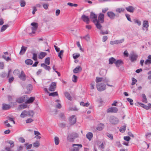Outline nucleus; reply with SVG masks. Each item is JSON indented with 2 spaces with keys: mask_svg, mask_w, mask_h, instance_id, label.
Here are the masks:
<instances>
[{
  "mask_svg": "<svg viewBox=\"0 0 151 151\" xmlns=\"http://www.w3.org/2000/svg\"><path fill=\"white\" fill-rule=\"evenodd\" d=\"M78 137V134L76 132H72L67 137V139L69 142H74V139Z\"/></svg>",
  "mask_w": 151,
  "mask_h": 151,
  "instance_id": "obj_1",
  "label": "nucleus"
},
{
  "mask_svg": "<svg viewBox=\"0 0 151 151\" xmlns=\"http://www.w3.org/2000/svg\"><path fill=\"white\" fill-rule=\"evenodd\" d=\"M96 86L97 89L99 91H103L106 89V84L103 83H97Z\"/></svg>",
  "mask_w": 151,
  "mask_h": 151,
  "instance_id": "obj_2",
  "label": "nucleus"
},
{
  "mask_svg": "<svg viewBox=\"0 0 151 151\" xmlns=\"http://www.w3.org/2000/svg\"><path fill=\"white\" fill-rule=\"evenodd\" d=\"M109 121L112 124H116L119 123V120L116 117L113 116L110 117Z\"/></svg>",
  "mask_w": 151,
  "mask_h": 151,
  "instance_id": "obj_3",
  "label": "nucleus"
},
{
  "mask_svg": "<svg viewBox=\"0 0 151 151\" xmlns=\"http://www.w3.org/2000/svg\"><path fill=\"white\" fill-rule=\"evenodd\" d=\"M108 16L112 20L114 19L115 17H118L119 15L118 14H116L114 13L112 11H109L107 13Z\"/></svg>",
  "mask_w": 151,
  "mask_h": 151,
  "instance_id": "obj_4",
  "label": "nucleus"
},
{
  "mask_svg": "<svg viewBox=\"0 0 151 151\" xmlns=\"http://www.w3.org/2000/svg\"><path fill=\"white\" fill-rule=\"evenodd\" d=\"M31 25L32 26L31 27V29L32 30V33H30V34H32V33L34 34L35 33V31L37 30L38 24L36 22H33L31 23Z\"/></svg>",
  "mask_w": 151,
  "mask_h": 151,
  "instance_id": "obj_5",
  "label": "nucleus"
},
{
  "mask_svg": "<svg viewBox=\"0 0 151 151\" xmlns=\"http://www.w3.org/2000/svg\"><path fill=\"white\" fill-rule=\"evenodd\" d=\"M72 147H73L70 150V151H78L79 147L81 148L82 145L81 144H73L72 145Z\"/></svg>",
  "mask_w": 151,
  "mask_h": 151,
  "instance_id": "obj_6",
  "label": "nucleus"
},
{
  "mask_svg": "<svg viewBox=\"0 0 151 151\" xmlns=\"http://www.w3.org/2000/svg\"><path fill=\"white\" fill-rule=\"evenodd\" d=\"M74 115H73L71 116L69 119V124L70 125H73L76 123V118Z\"/></svg>",
  "mask_w": 151,
  "mask_h": 151,
  "instance_id": "obj_7",
  "label": "nucleus"
},
{
  "mask_svg": "<svg viewBox=\"0 0 151 151\" xmlns=\"http://www.w3.org/2000/svg\"><path fill=\"white\" fill-rule=\"evenodd\" d=\"M91 19H93L92 22L93 23H95L97 20V15L93 12H90V17Z\"/></svg>",
  "mask_w": 151,
  "mask_h": 151,
  "instance_id": "obj_8",
  "label": "nucleus"
},
{
  "mask_svg": "<svg viewBox=\"0 0 151 151\" xmlns=\"http://www.w3.org/2000/svg\"><path fill=\"white\" fill-rule=\"evenodd\" d=\"M81 19L86 24H89L90 22V18L88 16H86L85 14H83L81 17Z\"/></svg>",
  "mask_w": 151,
  "mask_h": 151,
  "instance_id": "obj_9",
  "label": "nucleus"
},
{
  "mask_svg": "<svg viewBox=\"0 0 151 151\" xmlns=\"http://www.w3.org/2000/svg\"><path fill=\"white\" fill-rule=\"evenodd\" d=\"M118 110V109L115 107L112 106L111 107L108 108L106 111L107 113H116Z\"/></svg>",
  "mask_w": 151,
  "mask_h": 151,
  "instance_id": "obj_10",
  "label": "nucleus"
},
{
  "mask_svg": "<svg viewBox=\"0 0 151 151\" xmlns=\"http://www.w3.org/2000/svg\"><path fill=\"white\" fill-rule=\"evenodd\" d=\"M104 14L103 13H100L99 14L97 21L100 22L101 23H103L104 22Z\"/></svg>",
  "mask_w": 151,
  "mask_h": 151,
  "instance_id": "obj_11",
  "label": "nucleus"
},
{
  "mask_svg": "<svg viewBox=\"0 0 151 151\" xmlns=\"http://www.w3.org/2000/svg\"><path fill=\"white\" fill-rule=\"evenodd\" d=\"M27 99H25V104H31L35 100V98L34 97H31L29 98L27 96L26 98Z\"/></svg>",
  "mask_w": 151,
  "mask_h": 151,
  "instance_id": "obj_12",
  "label": "nucleus"
},
{
  "mask_svg": "<svg viewBox=\"0 0 151 151\" xmlns=\"http://www.w3.org/2000/svg\"><path fill=\"white\" fill-rule=\"evenodd\" d=\"M56 83L52 82L50 85V87L49 88V90L51 91H54L55 89L56 88Z\"/></svg>",
  "mask_w": 151,
  "mask_h": 151,
  "instance_id": "obj_13",
  "label": "nucleus"
},
{
  "mask_svg": "<svg viewBox=\"0 0 151 151\" xmlns=\"http://www.w3.org/2000/svg\"><path fill=\"white\" fill-rule=\"evenodd\" d=\"M124 41V39H122L120 40H117L114 41H111L110 42V44L111 45H113L114 44H117L123 42Z\"/></svg>",
  "mask_w": 151,
  "mask_h": 151,
  "instance_id": "obj_14",
  "label": "nucleus"
},
{
  "mask_svg": "<svg viewBox=\"0 0 151 151\" xmlns=\"http://www.w3.org/2000/svg\"><path fill=\"white\" fill-rule=\"evenodd\" d=\"M124 64L123 61L120 59L117 60L115 63L116 66L117 67H119Z\"/></svg>",
  "mask_w": 151,
  "mask_h": 151,
  "instance_id": "obj_15",
  "label": "nucleus"
},
{
  "mask_svg": "<svg viewBox=\"0 0 151 151\" xmlns=\"http://www.w3.org/2000/svg\"><path fill=\"white\" fill-rule=\"evenodd\" d=\"M27 98V96H25L24 97H22L20 98H19L16 99V101L19 103H22L24 102H25V98Z\"/></svg>",
  "mask_w": 151,
  "mask_h": 151,
  "instance_id": "obj_16",
  "label": "nucleus"
},
{
  "mask_svg": "<svg viewBox=\"0 0 151 151\" xmlns=\"http://www.w3.org/2000/svg\"><path fill=\"white\" fill-rule=\"evenodd\" d=\"M26 75L24 73V72L22 71L21 74L19 75V78L21 80L23 81H25L26 79Z\"/></svg>",
  "mask_w": 151,
  "mask_h": 151,
  "instance_id": "obj_17",
  "label": "nucleus"
},
{
  "mask_svg": "<svg viewBox=\"0 0 151 151\" xmlns=\"http://www.w3.org/2000/svg\"><path fill=\"white\" fill-rule=\"evenodd\" d=\"M148 27L149 24L148 21L146 20L144 21L142 29L143 30H145V29L144 28H146V31H147L148 30Z\"/></svg>",
  "mask_w": 151,
  "mask_h": 151,
  "instance_id": "obj_18",
  "label": "nucleus"
},
{
  "mask_svg": "<svg viewBox=\"0 0 151 151\" xmlns=\"http://www.w3.org/2000/svg\"><path fill=\"white\" fill-rule=\"evenodd\" d=\"M11 106L9 104L3 103L2 104V109L3 110H7L10 109Z\"/></svg>",
  "mask_w": 151,
  "mask_h": 151,
  "instance_id": "obj_19",
  "label": "nucleus"
},
{
  "mask_svg": "<svg viewBox=\"0 0 151 151\" xmlns=\"http://www.w3.org/2000/svg\"><path fill=\"white\" fill-rule=\"evenodd\" d=\"M137 57L138 56L137 55L132 54L129 56V58L131 61L133 62L137 60Z\"/></svg>",
  "mask_w": 151,
  "mask_h": 151,
  "instance_id": "obj_20",
  "label": "nucleus"
},
{
  "mask_svg": "<svg viewBox=\"0 0 151 151\" xmlns=\"http://www.w3.org/2000/svg\"><path fill=\"white\" fill-rule=\"evenodd\" d=\"M125 9L128 12L132 13H133L135 10V8L132 6L126 7Z\"/></svg>",
  "mask_w": 151,
  "mask_h": 151,
  "instance_id": "obj_21",
  "label": "nucleus"
},
{
  "mask_svg": "<svg viewBox=\"0 0 151 151\" xmlns=\"http://www.w3.org/2000/svg\"><path fill=\"white\" fill-rule=\"evenodd\" d=\"M32 88L33 87L32 84H28L27 87V89L28 91L26 92V93L27 94L30 93L32 89Z\"/></svg>",
  "mask_w": 151,
  "mask_h": 151,
  "instance_id": "obj_22",
  "label": "nucleus"
},
{
  "mask_svg": "<svg viewBox=\"0 0 151 151\" xmlns=\"http://www.w3.org/2000/svg\"><path fill=\"white\" fill-rule=\"evenodd\" d=\"M82 68L80 66H78L76 67L73 70L74 73H77L81 71Z\"/></svg>",
  "mask_w": 151,
  "mask_h": 151,
  "instance_id": "obj_23",
  "label": "nucleus"
},
{
  "mask_svg": "<svg viewBox=\"0 0 151 151\" xmlns=\"http://www.w3.org/2000/svg\"><path fill=\"white\" fill-rule=\"evenodd\" d=\"M95 23V25L97 28L101 30L102 27V26L101 24V23L100 22L98 21L97 20L96 21Z\"/></svg>",
  "mask_w": 151,
  "mask_h": 151,
  "instance_id": "obj_24",
  "label": "nucleus"
},
{
  "mask_svg": "<svg viewBox=\"0 0 151 151\" xmlns=\"http://www.w3.org/2000/svg\"><path fill=\"white\" fill-rule=\"evenodd\" d=\"M27 48V47L22 46L19 53V54L20 55L24 54L25 53Z\"/></svg>",
  "mask_w": 151,
  "mask_h": 151,
  "instance_id": "obj_25",
  "label": "nucleus"
},
{
  "mask_svg": "<svg viewBox=\"0 0 151 151\" xmlns=\"http://www.w3.org/2000/svg\"><path fill=\"white\" fill-rule=\"evenodd\" d=\"M107 73V70L104 69H102L100 71L99 74L100 75L102 76H105Z\"/></svg>",
  "mask_w": 151,
  "mask_h": 151,
  "instance_id": "obj_26",
  "label": "nucleus"
},
{
  "mask_svg": "<svg viewBox=\"0 0 151 151\" xmlns=\"http://www.w3.org/2000/svg\"><path fill=\"white\" fill-rule=\"evenodd\" d=\"M93 134L91 132H88L86 134V138L88 139L89 141L91 140L92 138L93 137Z\"/></svg>",
  "mask_w": 151,
  "mask_h": 151,
  "instance_id": "obj_27",
  "label": "nucleus"
},
{
  "mask_svg": "<svg viewBox=\"0 0 151 151\" xmlns=\"http://www.w3.org/2000/svg\"><path fill=\"white\" fill-rule=\"evenodd\" d=\"M103 81L104 83H106V85L109 86L110 87H113V85H110L108 83V82L110 81L109 80V79L106 78H103Z\"/></svg>",
  "mask_w": 151,
  "mask_h": 151,
  "instance_id": "obj_28",
  "label": "nucleus"
},
{
  "mask_svg": "<svg viewBox=\"0 0 151 151\" xmlns=\"http://www.w3.org/2000/svg\"><path fill=\"white\" fill-rule=\"evenodd\" d=\"M47 54L46 52H41L38 56V58L40 59H42Z\"/></svg>",
  "mask_w": 151,
  "mask_h": 151,
  "instance_id": "obj_29",
  "label": "nucleus"
},
{
  "mask_svg": "<svg viewBox=\"0 0 151 151\" xmlns=\"http://www.w3.org/2000/svg\"><path fill=\"white\" fill-rule=\"evenodd\" d=\"M147 58L148 59H147L145 62V64L146 65L151 63V55H149Z\"/></svg>",
  "mask_w": 151,
  "mask_h": 151,
  "instance_id": "obj_30",
  "label": "nucleus"
},
{
  "mask_svg": "<svg viewBox=\"0 0 151 151\" xmlns=\"http://www.w3.org/2000/svg\"><path fill=\"white\" fill-rule=\"evenodd\" d=\"M109 64L112 65L113 63H115L116 61V60L114 58L111 57V58L109 59Z\"/></svg>",
  "mask_w": 151,
  "mask_h": 151,
  "instance_id": "obj_31",
  "label": "nucleus"
},
{
  "mask_svg": "<svg viewBox=\"0 0 151 151\" xmlns=\"http://www.w3.org/2000/svg\"><path fill=\"white\" fill-rule=\"evenodd\" d=\"M33 61L30 59H28L26 60L25 61V63L28 65H31L33 63Z\"/></svg>",
  "mask_w": 151,
  "mask_h": 151,
  "instance_id": "obj_32",
  "label": "nucleus"
},
{
  "mask_svg": "<svg viewBox=\"0 0 151 151\" xmlns=\"http://www.w3.org/2000/svg\"><path fill=\"white\" fill-rule=\"evenodd\" d=\"M27 116V111L26 110L23 111L20 115V116L22 118H24Z\"/></svg>",
  "mask_w": 151,
  "mask_h": 151,
  "instance_id": "obj_33",
  "label": "nucleus"
},
{
  "mask_svg": "<svg viewBox=\"0 0 151 151\" xmlns=\"http://www.w3.org/2000/svg\"><path fill=\"white\" fill-rule=\"evenodd\" d=\"M65 96L68 100H71V97L70 94L67 92H65L64 93Z\"/></svg>",
  "mask_w": 151,
  "mask_h": 151,
  "instance_id": "obj_34",
  "label": "nucleus"
},
{
  "mask_svg": "<svg viewBox=\"0 0 151 151\" xmlns=\"http://www.w3.org/2000/svg\"><path fill=\"white\" fill-rule=\"evenodd\" d=\"M9 27V25L8 24H5L4 25L1 27V29L0 32H2L5 30L6 28Z\"/></svg>",
  "mask_w": 151,
  "mask_h": 151,
  "instance_id": "obj_35",
  "label": "nucleus"
},
{
  "mask_svg": "<svg viewBox=\"0 0 151 151\" xmlns=\"http://www.w3.org/2000/svg\"><path fill=\"white\" fill-rule=\"evenodd\" d=\"M138 104L140 105V106L143 107L146 110H148L149 109V107L147 106L142 103L138 102Z\"/></svg>",
  "mask_w": 151,
  "mask_h": 151,
  "instance_id": "obj_36",
  "label": "nucleus"
},
{
  "mask_svg": "<svg viewBox=\"0 0 151 151\" xmlns=\"http://www.w3.org/2000/svg\"><path fill=\"white\" fill-rule=\"evenodd\" d=\"M40 145V142L39 141L37 140L35 142L33 143V145L34 147H38Z\"/></svg>",
  "mask_w": 151,
  "mask_h": 151,
  "instance_id": "obj_37",
  "label": "nucleus"
},
{
  "mask_svg": "<svg viewBox=\"0 0 151 151\" xmlns=\"http://www.w3.org/2000/svg\"><path fill=\"white\" fill-rule=\"evenodd\" d=\"M58 95V93L57 92H53L49 93V96H55Z\"/></svg>",
  "mask_w": 151,
  "mask_h": 151,
  "instance_id": "obj_38",
  "label": "nucleus"
},
{
  "mask_svg": "<svg viewBox=\"0 0 151 151\" xmlns=\"http://www.w3.org/2000/svg\"><path fill=\"white\" fill-rule=\"evenodd\" d=\"M125 10V9L123 8H119L116 9V12L120 13L121 12H123Z\"/></svg>",
  "mask_w": 151,
  "mask_h": 151,
  "instance_id": "obj_39",
  "label": "nucleus"
},
{
  "mask_svg": "<svg viewBox=\"0 0 151 151\" xmlns=\"http://www.w3.org/2000/svg\"><path fill=\"white\" fill-rule=\"evenodd\" d=\"M126 129V126L125 125H124L119 129V131L122 133H124Z\"/></svg>",
  "mask_w": 151,
  "mask_h": 151,
  "instance_id": "obj_40",
  "label": "nucleus"
},
{
  "mask_svg": "<svg viewBox=\"0 0 151 151\" xmlns=\"http://www.w3.org/2000/svg\"><path fill=\"white\" fill-rule=\"evenodd\" d=\"M142 97L143 98V99L142 100V102H145V103H146L147 102V99L146 98V96L145 94L144 93H143L142 95Z\"/></svg>",
  "mask_w": 151,
  "mask_h": 151,
  "instance_id": "obj_41",
  "label": "nucleus"
},
{
  "mask_svg": "<svg viewBox=\"0 0 151 151\" xmlns=\"http://www.w3.org/2000/svg\"><path fill=\"white\" fill-rule=\"evenodd\" d=\"M80 55L79 53H75L73 54V58L75 60H76L78 58L80 57Z\"/></svg>",
  "mask_w": 151,
  "mask_h": 151,
  "instance_id": "obj_42",
  "label": "nucleus"
},
{
  "mask_svg": "<svg viewBox=\"0 0 151 151\" xmlns=\"http://www.w3.org/2000/svg\"><path fill=\"white\" fill-rule=\"evenodd\" d=\"M54 139L55 144L56 145H58L60 142V140L59 138L57 137H55Z\"/></svg>",
  "mask_w": 151,
  "mask_h": 151,
  "instance_id": "obj_43",
  "label": "nucleus"
},
{
  "mask_svg": "<svg viewBox=\"0 0 151 151\" xmlns=\"http://www.w3.org/2000/svg\"><path fill=\"white\" fill-rule=\"evenodd\" d=\"M103 78L102 77H97L96 78V83H98L99 82L103 81Z\"/></svg>",
  "mask_w": 151,
  "mask_h": 151,
  "instance_id": "obj_44",
  "label": "nucleus"
},
{
  "mask_svg": "<svg viewBox=\"0 0 151 151\" xmlns=\"http://www.w3.org/2000/svg\"><path fill=\"white\" fill-rule=\"evenodd\" d=\"M63 52L64 50H61L58 53V56L60 58V59H62V56L63 55Z\"/></svg>",
  "mask_w": 151,
  "mask_h": 151,
  "instance_id": "obj_45",
  "label": "nucleus"
},
{
  "mask_svg": "<svg viewBox=\"0 0 151 151\" xmlns=\"http://www.w3.org/2000/svg\"><path fill=\"white\" fill-rule=\"evenodd\" d=\"M7 142L8 143H9L10 145V147L12 148L14 147V142L12 140L8 141L7 142Z\"/></svg>",
  "mask_w": 151,
  "mask_h": 151,
  "instance_id": "obj_46",
  "label": "nucleus"
},
{
  "mask_svg": "<svg viewBox=\"0 0 151 151\" xmlns=\"http://www.w3.org/2000/svg\"><path fill=\"white\" fill-rule=\"evenodd\" d=\"M45 63L49 65L50 64V58L49 57H47L46 58L45 61Z\"/></svg>",
  "mask_w": 151,
  "mask_h": 151,
  "instance_id": "obj_47",
  "label": "nucleus"
},
{
  "mask_svg": "<svg viewBox=\"0 0 151 151\" xmlns=\"http://www.w3.org/2000/svg\"><path fill=\"white\" fill-rule=\"evenodd\" d=\"M34 113L33 111H27V115H29L30 116L33 117Z\"/></svg>",
  "mask_w": 151,
  "mask_h": 151,
  "instance_id": "obj_48",
  "label": "nucleus"
},
{
  "mask_svg": "<svg viewBox=\"0 0 151 151\" xmlns=\"http://www.w3.org/2000/svg\"><path fill=\"white\" fill-rule=\"evenodd\" d=\"M78 77L75 75H73L72 79V81L74 83H76L77 82Z\"/></svg>",
  "mask_w": 151,
  "mask_h": 151,
  "instance_id": "obj_49",
  "label": "nucleus"
},
{
  "mask_svg": "<svg viewBox=\"0 0 151 151\" xmlns=\"http://www.w3.org/2000/svg\"><path fill=\"white\" fill-rule=\"evenodd\" d=\"M20 6L21 7H24L26 5L25 1L24 0H21L20 1Z\"/></svg>",
  "mask_w": 151,
  "mask_h": 151,
  "instance_id": "obj_50",
  "label": "nucleus"
},
{
  "mask_svg": "<svg viewBox=\"0 0 151 151\" xmlns=\"http://www.w3.org/2000/svg\"><path fill=\"white\" fill-rule=\"evenodd\" d=\"M83 38L87 41H88L90 40V37L88 34H87L85 36L83 37Z\"/></svg>",
  "mask_w": 151,
  "mask_h": 151,
  "instance_id": "obj_51",
  "label": "nucleus"
},
{
  "mask_svg": "<svg viewBox=\"0 0 151 151\" xmlns=\"http://www.w3.org/2000/svg\"><path fill=\"white\" fill-rule=\"evenodd\" d=\"M2 58L4 60H6V61L11 60L9 57L8 56L6 58V57L4 55H2Z\"/></svg>",
  "mask_w": 151,
  "mask_h": 151,
  "instance_id": "obj_52",
  "label": "nucleus"
},
{
  "mask_svg": "<svg viewBox=\"0 0 151 151\" xmlns=\"http://www.w3.org/2000/svg\"><path fill=\"white\" fill-rule=\"evenodd\" d=\"M33 57L32 59L35 61L37 60V53H33Z\"/></svg>",
  "mask_w": 151,
  "mask_h": 151,
  "instance_id": "obj_53",
  "label": "nucleus"
},
{
  "mask_svg": "<svg viewBox=\"0 0 151 151\" xmlns=\"http://www.w3.org/2000/svg\"><path fill=\"white\" fill-rule=\"evenodd\" d=\"M67 4L70 6H75V7H76L78 6V4H73L72 3H70V2H68L67 3Z\"/></svg>",
  "mask_w": 151,
  "mask_h": 151,
  "instance_id": "obj_54",
  "label": "nucleus"
},
{
  "mask_svg": "<svg viewBox=\"0 0 151 151\" xmlns=\"http://www.w3.org/2000/svg\"><path fill=\"white\" fill-rule=\"evenodd\" d=\"M134 22L135 23L137 24L138 25L140 26L141 24V22L138 19H134Z\"/></svg>",
  "mask_w": 151,
  "mask_h": 151,
  "instance_id": "obj_55",
  "label": "nucleus"
},
{
  "mask_svg": "<svg viewBox=\"0 0 151 151\" xmlns=\"http://www.w3.org/2000/svg\"><path fill=\"white\" fill-rule=\"evenodd\" d=\"M101 126H98L97 127V130L99 131H101L102 130L104 127V124H101Z\"/></svg>",
  "mask_w": 151,
  "mask_h": 151,
  "instance_id": "obj_56",
  "label": "nucleus"
},
{
  "mask_svg": "<svg viewBox=\"0 0 151 151\" xmlns=\"http://www.w3.org/2000/svg\"><path fill=\"white\" fill-rule=\"evenodd\" d=\"M6 75V73L5 72H2L0 73V76L2 78H4Z\"/></svg>",
  "mask_w": 151,
  "mask_h": 151,
  "instance_id": "obj_57",
  "label": "nucleus"
},
{
  "mask_svg": "<svg viewBox=\"0 0 151 151\" xmlns=\"http://www.w3.org/2000/svg\"><path fill=\"white\" fill-rule=\"evenodd\" d=\"M125 15L127 19L129 21L131 22H132L130 18V15L129 14H125Z\"/></svg>",
  "mask_w": 151,
  "mask_h": 151,
  "instance_id": "obj_58",
  "label": "nucleus"
},
{
  "mask_svg": "<svg viewBox=\"0 0 151 151\" xmlns=\"http://www.w3.org/2000/svg\"><path fill=\"white\" fill-rule=\"evenodd\" d=\"M28 143H27L25 144V145L26 147V148L27 149L29 150L32 147V144H29L28 145Z\"/></svg>",
  "mask_w": 151,
  "mask_h": 151,
  "instance_id": "obj_59",
  "label": "nucleus"
},
{
  "mask_svg": "<svg viewBox=\"0 0 151 151\" xmlns=\"http://www.w3.org/2000/svg\"><path fill=\"white\" fill-rule=\"evenodd\" d=\"M124 139L127 141H129L131 139V138L129 136H124Z\"/></svg>",
  "mask_w": 151,
  "mask_h": 151,
  "instance_id": "obj_60",
  "label": "nucleus"
},
{
  "mask_svg": "<svg viewBox=\"0 0 151 151\" xmlns=\"http://www.w3.org/2000/svg\"><path fill=\"white\" fill-rule=\"evenodd\" d=\"M48 6L49 4H47L44 3L43 4V7L44 8L45 10H47V9Z\"/></svg>",
  "mask_w": 151,
  "mask_h": 151,
  "instance_id": "obj_61",
  "label": "nucleus"
},
{
  "mask_svg": "<svg viewBox=\"0 0 151 151\" xmlns=\"http://www.w3.org/2000/svg\"><path fill=\"white\" fill-rule=\"evenodd\" d=\"M19 141L21 143H24L25 142V139L23 137H20L19 138Z\"/></svg>",
  "mask_w": 151,
  "mask_h": 151,
  "instance_id": "obj_62",
  "label": "nucleus"
},
{
  "mask_svg": "<svg viewBox=\"0 0 151 151\" xmlns=\"http://www.w3.org/2000/svg\"><path fill=\"white\" fill-rule=\"evenodd\" d=\"M132 85H134L137 82V80L134 78H132Z\"/></svg>",
  "mask_w": 151,
  "mask_h": 151,
  "instance_id": "obj_63",
  "label": "nucleus"
},
{
  "mask_svg": "<svg viewBox=\"0 0 151 151\" xmlns=\"http://www.w3.org/2000/svg\"><path fill=\"white\" fill-rule=\"evenodd\" d=\"M33 121V120L31 118L28 119L26 120V122L27 123H30Z\"/></svg>",
  "mask_w": 151,
  "mask_h": 151,
  "instance_id": "obj_64",
  "label": "nucleus"
}]
</instances>
